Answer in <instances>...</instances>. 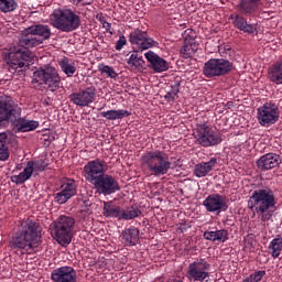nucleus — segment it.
<instances>
[{"label": "nucleus", "instance_id": "nucleus-1", "mask_svg": "<svg viewBox=\"0 0 282 282\" xmlns=\"http://www.w3.org/2000/svg\"><path fill=\"white\" fill-rule=\"evenodd\" d=\"M41 232H43V227L36 220H22L10 246L13 250H22V252L30 254L35 248H39Z\"/></svg>", "mask_w": 282, "mask_h": 282}, {"label": "nucleus", "instance_id": "nucleus-2", "mask_svg": "<svg viewBox=\"0 0 282 282\" xmlns=\"http://www.w3.org/2000/svg\"><path fill=\"white\" fill-rule=\"evenodd\" d=\"M11 122L18 131L25 133L39 129V121L21 118V108L14 104L11 97L0 99V129Z\"/></svg>", "mask_w": 282, "mask_h": 282}, {"label": "nucleus", "instance_id": "nucleus-3", "mask_svg": "<svg viewBox=\"0 0 282 282\" xmlns=\"http://www.w3.org/2000/svg\"><path fill=\"white\" fill-rule=\"evenodd\" d=\"M248 208L259 215L261 221L272 219V208H276V196L270 187L254 189L248 200Z\"/></svg>", "mask_w": 282, "mask_h": 282}, {"label": "nucleus", "instance_id": "nucleus-4", "mask_svg": "<svg viewBox=\"0 0 282 282\" xmlns=\"http://www.w3.org/2000/svg\"><path fill=\"white\" fill-rule=\"evenodd\" d=\"M141 162L153 175H166L171 170V160L164 151H148L141 156Z\"/></svg>", "mask_w": 282, "mask_h": 282}, {"label": "nucleus", "instance_id": "nucleus-5", "mask_svg": "<svg viewBox=\"0 0 282 282\" xmlns=\"http://www.w3.org/2000/svg\"><path fill=\"white\" fill-rule=\"evenodd\" d=\"M53 28L61 32H74L80 28V15L70 9H55L50 17Z\"/></svg>", "mask_w": 282, "mask_h": 282}, {"label": "nucleus", "instance_id": "nucleus-6", "mask_svg": "<svg viewBox=\"0 0 282 282\" xmlns=\"http://www.w3.org/2000/svg\"><path fill=\"white\" fill-rule=\"evenodd\" d=\"M76 220L70 216H59L51 225V235L61 246H69L74 237V226Z\"/></svg>", "mask_w": 282, "mask_h": 282}, {"label": "nucleus", "instance_id": "nucleus-7", "mask_svg": "<svg viewBox=\"0 0 282 282\" xmlns=\"http://www.w3.org/2000/svg\"><path fill=\"white\" fill-rule=\"evenodd\" d=\"M2 58L9 65L10 72H17V69L34 65V53L21 48H4Z\"/></svg>", "mask_w": 282, "mask_h": 282}, {"label": "nucleus", "instance_id": "nucleus-8", "mask_svg": "<svg viewBox=\"0 0 282 282\" xmlns=\"http://www.w3.org/2000/svg\"><path fill=\"white\" fill-rule=\"evenodd\" d=\"M193 135L196 144H199V147H204L205 149H208L209 147H217L224 142L221 134L215 132V130L206 123L198 124L194 130Z\"/></svg>", "mask_w": 282, "mask_h": 282}, {"label": "nucleus", "instance_id": "nucleus-9", "mask_svg": "<svg viewBox=\"0 0 282 282\" xmlns=\"http://www.w3.org/2000/svg\"><path fill=\"white\" fill-rule=\"evenodd\" d=\"M33 83L45 85L50 91H56L61 87V75L52 66H45L33 73Z\"/></svg>", "mask_w": 282, "mask_h": 282}, {"label": "nucleus", "instance_id": "nucleus-10", "mask_svg": "<svg viewBox=\"0 0 282 282\" xmlns=\"http://www.w3.org/2000/svg\"><path fill=\"white\" fill-rule=\"evenodd\" d=\"M232 72V63L225 58H212L205 63L203 74L206 78H214L215 76H226Z\"/></svg>", "mask_w": 282, "mask_h": 282}, {"label": "nucleus", "instance_id": "nucleus-11", "mask_svg": "<svg viewBox=\"0 0 282 282\" xmlns=\"http://www.w3.org/2000/svg\"><path fill=\"white\" fill-rule=\"evenodd\" d=\"M279 106L272 102H265L263 106L258 108V122L261 127H272L279 122Z\"/></svg>", "mask_w": 282, "mask_h": 282}, {"label": "nucleus", "instance_id": "nucleus-12", "mask_svg": "<svg viewBox=\"0 0 282 282\" xmlns=\"http://www.w3.org/2000/svg\"><path fill=\"white\" fill-rule=\"evenodd\" d=\"M106 171L107 163H105V161H101L100 159H96L94 161H89L84 166V177L87 182H89V184H94L99 177H102Z\"/></svg>", "mask_w": 282, "mask_h": 282}, {"label": "nucleus", "instance_id": "nucleus-13", "mask_svg": "<svg viewBox=\"0 0 282 282\" xmlns=\"http://www.w3.org/2000/svg\"><path fill=\"white\" fill-rule=\"evenodd\" d=\"M93 186H95V191L99 193V195H113V193L120 191V183L116 181V177L109 174L100 176L97 182L93 183Z\"/></svg>", "mask_w": 282, "mask_h": 282}, {"label": "nucleus", "instance_id": "nucleus-14", "mask_svg": "<svg viewBox=\"0 0 282 282\" xmlns=\"http://www.w3.org/2000/svg\"><path fill=\"white\" fill-rule=\"evenodd\" d=\"M208 268L210 264L204 259H198L188 265L187 274L193 281H206L209 279Z\"/></svg>", "mask_w": 282, "mask_h": 282}, {"label": "nucleus", "instance_id": "nucleus-15", "mask_svg": "<svg viewBox=\"0 0 282 282\" xmlns=\"http://www.w3.org/2000/svg\"><path fill=\"white\" fill-rule=\"evenodd\" d=\"M69 100L77 107H89L96 100V88L87 87L86 89L69 95Z\"/></svg>", "mask_w": 282, "mask_h": 282}, {"label": "nucleus", "instance_id": "nucleus-16", "mask_svg": "<svg viewBox=\"0 0 282 282\" xmlns=\"http://www.w3.org/2000/svg\"><path fill=\"white\" fill-rule=\"evenodd\" d=\"M207 213H226L228 210V204L226 203V197L219 194L209 195L204 202Z\"/></svg>", "mask_w": 282, "mask_h": 282}, {"label": "nucleus", "instance_id": "nucleus-17", "mask_svg": "<svg viewBox=\"0 0 282 282\" xmlns=\"http://www.w3.org/2000/svg\"><path fill=\"white\" fill-rule=\"evenodd\" d=\"M129 41L130 43H132V45H137V48L141 50V52H143V50H149L153 47V45H155V41L147 36V32H143L141 30H135L131 32Z\"/></svg>", "mask_w": 282, "mask_h": 282}, {"label": "nucleus", "instance_id": "nucleus-18", "mask_svg": "<svg viewBox=\"0 0 282 282\" xmlns=\"http://www.w3.org/2000/svg\"><path fill=\"white\" fill-rule=\"evenodd\" d=\"M53 282H76V270L69 265L59 267L51 272Z\"/></svg>", "mask_w": 282, "mask_h": 282}, {"label": "nucleus", "instance_id": "nucleus-19", "mask_svg": "<svg viewBox=\"0 0 282 282\" xmlns=\"http://www.w3.org/2000/svg\"><path fill=\"white\" fill-rule=\"evenodd\" d=\"M148 63H150V69H153L156 74H162V72L169 70V62L162 58L153 51H149L144 54Z\"/></svg>", "mask_w": 282, "mask_h": 282}, {"label": "nucleus", "instance_id": "nucleus-20", "mask_svg": "<svg viewBox=\"0 0 282 282\" xmlns=\"http://www.w3.org/2000/svg\"><path fill=\"white\" fill-rule=\"evenodd\" d=\"M281 162V155L267 153L257 160V166L260 171H272V169H276Z\"/></svg>", "mask_w": 282, "mask_h": 282}, {"label": "nucleus", "instance_id": "nucleus-21", "mask_svg": "<svg viewBox=\"0 0 282 282\" xmlns=\"http://www.w3.org/2000/svg\"><path fill=\"white\" fill-rule=\"evenodd\" d=\"M230 19L232 21L234 28L240 30V32H245L246 34H254V32H257L254 25L248 23V20L243 18V15L232 13Z\"/></svg>", "mask_w": 282, "mask_h": 282}, {"label": "nucleus", "instance_id": "nucleus-22", "mask_svg": "<svg viewBox=\"0 0 282 282\" xmlns=\"http://www.w3.org/2000/svg\"><path fill=\"white\" fill-rule=\"evenodd\" d=\"M25 34H34L44 41H50L52 37V29L47 24H34L25 29Z\"/></svg>", "mask_w": 282, "mask_h": 282}, {"label": "nucleus", "instance_id": "nucleus-23", "mask_svg": "<svg viewBox=\"0 0 282 282\" xmlns=\"http://www.w3.org/2000/svg\"><path fill=\"white\" fill-rule=\"evenodd\" d=\"M74 195H76V184L67 183L61 192L54 195V199L56 204H66Z\"/></svg>", "mask_w": 282, "mask_h": 282}, {"label": "nucleus", "instance_id": "nucleus-24", "mask_svg": "<svg viewBox=\"0 0 282 282\" xmlns=\"http://www.w3.org/2000/svg\"><path fill=\"white\" fill-rule=\"evenodd\" d=\"M217 164V159L212 158L208 162H202L195 165L194 175L196 177H206L213 167Z\"/></svg>", "mask_w": 282, "mask_h": 282}, {"label": "nucleus", "instance_id": "nucleus-25", "mask_svg": "<svg viewBox=\"0 0 282 282\" xmlns=\"http://www.w3.org/2000/svg\"><path fill=\"white\" fill-rule=\"evenodd\" d=\"M43 43V40L37 39L32 33H25V30L23 32V35L20 37V45L24 47L25 50H30L32 47H39Z\"/></svg>", "mask_w": 282, "mask_h": 282}, {"label": "nucleus", "instance_id": "nucleus-26", "mask_svg": "<svg viewBox=\"0 0 282 282\" xmlns=\"http://www.w3.org/2000/svg\"><path fill=\"white\" fill-rule=\"evenodd\" d=\"M104 217H115L116 219H121L122 215V208L116 204H113L112 200L104 202Z\"/></svg>", "mask_w": 282, "mask_h": 282}, {"label": "nucleus", "instance_id": "nucleus-27", "mask_svg": "<svg viewBox=\"0 0 282 282\" xmlns=\"http://www.w3.org/2000/svg\"><path fill=\"white\" fill-rule=\"evenodd\" d=\"M140 237V231L138 228H128L121 232V239L123 240L124 246H135Z\"/></svg>", "mask_w": 282, "mask_h": 282}, {"label": "nucleus", "instance_id": "nucleus-28", "mask_svg": "<svg viewBox=\"0 0 282 282\" xmlns=\"http://www.w3.org/2000/svg\"><path fill=\"white\" fill-rule=\"evenodd\" d=\"M197 52L196 45H195V39L185 36L184 44L181 47V56L182 58H191L193 54Z\"/></svg>", "mask_w": 282, "mask_h": 282}, {"label": "nucleus", "instance_id": "nucleus-29", "mask_svg": "<svg viewBox=\"0 0 282 282\" xmlns=\"http://www.w3.org/2000/svg\"><path fill=\"white\" fill-rule=\"evenodd\" d=\"M142 216V210L138 205H131L121 209V218L123 221H131V219H138V217Z\"/></svg>", "mask_w": 282, "mask_h": 282}, {"label": "nucleus", "instance_id": "nucleus-30", "mask_svg": "<svg viewBox=\"0 0 282 282\" xmlns=\"http://www.w3.org/2000/svg\"><path fill=\"white\" fill-rule=\"evenodd\" d=\"M259 1L261 0H240L238 10L241 14H254L259 8Z\"/></svg>", "mask_w": 282, "mask_h": 282}, {"label": "nucleus", "instance_id": "nucleus-31", "mask_svg": "<svg viewBox=\"0 0 282 282\" xmlns=\"http://www.w3.org/2000/svg\"><path fill=\"white\" fill-rule=\"evenodd\" d=\"M269 79L275 85H282V59L269 68Z\"/></svg>", "mask_w": 282, "mask_h": 282}, {"label": "nucleus", "instance_id": "nucleus-32", "mask_svg": "<svg viewBox=\"0 0 282 282\" xmlns=\"http://www.w3.org/2000/svg\"><path fill=\"white\" fill-rule=\"evenodd\" d=\"M102 118L106 120H122V118H129L131 112L129 110H107L101 112Z\"/></svg>", "mask_w": 282, "mask_h": 282}, {"label": "nucleus", "instance_id": "nucleus-33", "mask_svg": "<svg viewBox=\"0 0 282 282\" xmlns=\"http://www.w3.org/2000/svg\"><path fill=\"white\" fill-rule=\"evenodd\" d=\"M128 65L131 69H144V58L134 51L128 59Z\"/></svg>", "mask_w": 282, "mask_h": 282}, {"label": "nucleus", "instance_id": "nucleus-34", "mask_svg": "<svg viewBox=\"0 0 282 282\" xmlns=\"http://www.w3.org/2000/svg\"><path fill=\"white\" fill-rule=\"evenodd\" d=\"M8 132L0 133V161L6 162L10 158V152H8Z\"/></svg>", "mask_w": 282, "mask_h": 282}, {"label": "nucleus", "instance_id": "nucleus-35", "mask_svg": "<svg viewBox=\"0 0 282 282\" xmlns=\"http://www.w3.org/2000/svg\"><path fill=\"white\" fill-rule=\"evenodd\" d=\"M181 86V82H175L174 85H172L171 88L163 96L164 100H166V102H173L174 100H177V94H180Z\"/></svg>", "mask_w": 282, "mask_h": 282}, {"label": "nucleus", "instance_id": "nucleus-36", "mask_svg": "<svg viewBox=\"0 0 282 282\" xmlns=\"http://www.w3.org/2000/svg\"><path fill=\"white\" fill-rule=\"evenodd\" d=\"M28 167L31 170V173H43V171H45V169H47V166H50V164L47 163V161L41 159L37 161H29L28 162Z\"/></svg>", "mask_w": 282, "mask_h": 282}, {"label": "nucleus", "instance_id": "nucleus-37", "mask_svg": "<svg viewBox=\"0 0 282 282\" xmlns=\"http://www.w3.org/2000/svg\"><path fill=\"white\" fill-rule=\"evenodd\" d=\"M269 250H272L273 259H279L281 257L282 250V237L278 235L269 245Z\"/></svg>", "mask_w": 282, "mask_h": 282}, {"label": "nucleus", "instance_id": "nucleus-38", "mask_svg": "<svg viewBox=\"0 0 282 282\" xmlns=\"http://www.w3.org/2000/svg\"><path fill=\"white\" fill-rule=\"evenodd\" d=\"M32 177V170L26 165L19 175L11 176V182L14 184H25Z\"/></svg>", "mask_w": 282, "mask_h": 282}, {"label": "nucleus", "instance_id": "nucleus-39", "mask_svg": "<svg viewBox=\"0 0 282 282\" xmlns=\"http://www.w3.org/2000/svg\"><path fill=\"white\" fill-rule=\"evenodd\" d=\"M59 67L68 78H72L76 74V64L69 63V59L64 58L59 62Z\"/></svg>", "mask_w": 282, "mask_h": 282}, {"label": "nucleus", "instance_id": "nucleus-40", "mask_svg": "<svg viewBox=\"0 0 282 282\" xmlns=\"http://www.w3.org/2000/svg\"><path fill=\"white\" fill-rule=\"evenodd\" d=\"M19 8L17 0H0V11L8 13L14 12Z\"/></svg>", "mask_w": 282, "mask_h": 282}, {"label": "nucleus", "instance_id": "nucleus-41", "mask_svg": "<svg viewBox=\"0 0 282 282\" xmlns=\"http://www.w3.org/2000/svg\"><path fill=\"white\" fill-rule=\"evenodd\" d=\"M98 69H99V72H101V74H106L108 78H117L118 77V73H116V70L111 66L99 65Z\"/></svg>", "mask_w": 282, "mask_h": 282}, {"label": "nucleus", "instance_id": "nucleus-42", "mask_svg": "<svg viewBox=\"0 0 282 282\" xmlns=\"http://www.w3.org/2000/svg\"><path fill=\"white\" fill-rule=\"evenodd\" d=\"M215 234H216V241H220V243H226V241H228V237L230 236L227 229L216 230Z\"/></svg>", "mask_w": 282, "mask_h": 282}, {"label": "nucleus", "instance_id": "nucleus-43", "mask_svg": "<svg viewBox=\"0 0 282 282\" xmlns=\"http://www.w3.org/2000/svg\"><path fill=\"white\" fill-rule=\"evenodd\" d=\"M82 213H85V215H91V200L85 199L82 204Z\"/></svg>", "mask_w": 282, "mask_h": 282}, {"label": "nucleus", "instance_id": "nucleus-44", "mask_svg": "<svg viewBox=\"0 0 282 282\" xmlns=\"http://www.w3.org/2000/svg\"><path fill=\"white\" fill-rule=\"evenodd\" d=\"M99 23H101L106 32H109V34H113V32H111V23L107 22V19L104 15L99 17Z\"/></svg>", "mask_w": 282, "mask_h": 282}, {"label": "nucleus", "instance_id": "nucleus-45", "mask_svg": "<svg viewBox=\"0 0 282 282\" xmlns=\"http://www.w3.org/2000/svg\"><path fill=\"white\" fill-rule=\"evenodd\" d=\"M124 45H127V37L124 35H120L119 40L116 43V50L120 52V50H122Z\"/></svg>", "mask_w": 282, "mask_h": 282}, {"label": "nucleus", "instance_id": "nucleus-46", "mask_svg": "<svg viewBox=\"0 0 282 282\" xmlns=\"http://www.w3.org/2000/svg\"><path fill=\"white\" fill-rule=\"evenodd\" d=\"M265 274V271H257L253 274L250 275L253 282H259L261 279H263Z\"/></svg>", "mask_w": 282, "mask_h": 282}, {"label": "nucleus", "instance_id": "nucleus-47", "mask_svg": "<svg viewBox=\"0 0 282 282\" xmlns=\"http://www.w3.org/2000/svg\"><path fill=\"white\" fill-rule=\"evenodd\" d=\"M203 237L207 239V241H217L215 231H205Z\"/></svg>", "mask_w": 282, "mask_h": 282}, {"label": "nucleus", "instance_id": "nucleus-48", "mask_svg": "<svg viewBox=\"0 0 282 282\" xmlns=\"http://www.w3.org/2000/svg\"><path fill=\"white\" fill-rule=\"evenodd\" d=\"M94 3V0H84L83 6H91Z\"/></svg>", "mask_w": 282, "mask_h": 282}, {"label": "nucleus", "instance_id": "nucleus-49", "mask_svg": "<svg viewBox=\"0 0 282 282\" xmlns=\"http://www.w3.org/2000/svg\"><path fill=\"white\" fill-rule=\"evenodd\" d=\"M73 2L74 3H82V6H83V3H85V0H73Z\"/></svg>", "mask_w": 282, "mask_h": 282}]
</instances>
